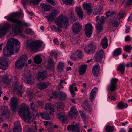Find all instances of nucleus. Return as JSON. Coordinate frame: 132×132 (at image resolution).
<instances>
[{"label": "nucleus", "mask_w": 132, "mask_h": 132, "mask_svg": "<svg viewBox=\"0 0 132 132\" xmlns=\"http://www.w3.org/2000/svg\"><path fill=\"white\" fill-rule=\"evenodd\" d=\"M9 21L14 23V25L12 28V32L14 35H18L22 37H24L22 32V30L21 28V26H22L26 27H29L31 24L25 22H22L18 20L15 15L11 14L5 17Z\"/></svg>", "instance_id": "obj_1"}, {"label": "nucleus", "mask_w": 132, "mask_h": 132, "mask_svg": "<svg viewBox=\"0 0 132 132\" xmlns=\"http://www.w3.org/2000/svg\"><path fill=\"white\" fill-rule=\"evenodd\" d=\"M20 42L14 38L9 39L7 46L3 50V53L6 56H10L11 54L17 53L19 51Z\"/></svg>", "instance_id": "obj_2"}, {"label": "nucleus", "mask_w": 132, "mask_h": 132, "mask_svg": "<svg viewBox=\"0 0 132 132\" xmlns=\"http://www.w3.org/2000/svg\"><path fill=\"white\" fill-rule=\"evenodd\" d=\"M55 22L57 27L56 28L55 26L53 25L51 27V29L52 30L59 31L61 30L63 25L67 27L69 24L68 18L67 17L63 16L62 14L60 15L56 19Z\"/></svg>", "instance_id": "obj_3"}, {"label": "nucleus", "mask_w": 132, "mask_h": 132, "mask_svg": "<svg viewBox=\"0 0 132 132\" xmlns=\"http://www.w3.org/2000/svg\"><path fill=\"white\" fill-rule=\"evenodd\" d=\"M20 110L19 114L20 116L23 118L24 121L26 122L29 123L31 121V115L30 112L27 105L23 104L19 106Z\"/></svg>", "instance_id": "obj_4"}, {"label": "nucleus", "mask_w": 132, "mask_h": 132, "mask_svg": "<svg viewBox=\"0 0 132 132\" xmlns=\"http://www.w3.org/2000/svg\"><path fill=\"white\" fill-rule=\"evenodd\" d=\"M118 81V79L117 78H112L110 84L107 87V90L109 94L108 98L111 101H113L116 99L115 97L117 96L116 95L114 94H113L112 93L116 90L117 83Z\"/></svg>", "instance_id": "obj_5"}, {"label": "nucleus", "mask_w": 132, "mask_h": 132, "mask_svg": "<svg viewBox=\"0 0 132 132\" xmlns=\"http://www.w3.org/2000/svg\"><path fill=\"white\" fill-rule=\"evenodd\" d=\"M99 17L98 16L96 17L95 20L96 21L99 20V21L97 24L96 26L97 35L98 37L100 38L102 35L103 31V21L105 19L104 16H102L101 18L98 19Z\"/></svg>", "instance_id": "obj_6"}, {"label": "nucleus", "mask_w": 132, "mask_h": 132, "mask_svg": "<svg viewBox=\"0 0 132 132\" xmlns=\"http://www.w3.org/2000/svg\"><path fill=\"white\" fill-rule=\"evenodd\" d=\"M28 58L26 55H22L17 60L15 63V67L18 69H21L25 66Z\"/></svg>", "instance_id": "obj_7"}, {"label": "nucleus", "mask_w": 132, "mask_h": 132, "mask_svg": "<svg viewBox=\"0 0 132 132\" xmlns=\"http://www.w3.org/2000/svg\"><path fill=\"white\" fill-rule=\"evenodd\" d=\"M43 43L42 42L39 40H36L30 43L29 48L31 51H37L41 47Z\"/></svg>", "instance_id": "obj_8"}, {"label": "nucleus", "mask_w": 132, "mask_h": 132, "mask_svg": "<svg viewBox=\"0 0 132 132\" xmlns=\"http://www.w3.org/2000/svg\"><path fill=\"white\" fill-rule=\"evenodd\" d=\"M75 123L73 122L72 124L69 125L67 127V130L69 131H71L72 132H81V130L80 128V126L78 124Z\"/></svg>", "instance_id": "obj_9"}, {"label": "nucleus", "mask_w": 132, "mask_h": 132, "mask_svg": "<svg viewBox=\"0 0 132 132\" xmlns=\"http://www.w3.org/2000/svg\"><path fill=\"white\" fill-rule=\"evenodd\" d=\"M60 12L57 9H53L51 13L49 15L46 16L45 17L49 21H53L54 20L56 16Z\"/></svg>", "instance_id": "obj_10"}, {"label": "nucleus", "mask_w": 132, "mask_h": 132, "mask_svg": "<svg viewBox=\"0 0 132 132\" xmlns=\"http://www.w3.org/2000/svg\"><path fill=\"white\" fill-rule=\"evenodd\" d=\"M93 26L89 23L86 24L85 26V33L86 36L88 37H90L92 33Z\"/></svg>", "instance_id": "obj_11"}, {"label": "nucleus", "mask_w": 132, "mask_h": 132, "mask_svg": "<svg viewBox=\"0 0 132 132\" xmlns=\"http://www.w3.org/2000/svg\"><path fill=\"white\" fill-rule=\"evenodd\" d=\"M11 25L9 23L5 24L4 26H0V38L3 37L9 30Z\"/></svg>", "instance_id": "obj_12"}, {"label": "nucleus", "mask_w": 132, "mask_h": 132, "mask_svg": "<svg viewBox=\"0 0 132 132\" xmlns=\"http://www.w3.org/2000/svg\"><path fill=\"white\" fill-rule=\"evenodd\" d=\"M8 60L7 58L3 57L0 58V68L5 70L8 68Z\"/></svg>", "instance_id": "obj_13"}, {"label": "nucleus", "mask_w": 132, "mask_h": 132, "mask_svg": "<svg viewBox=\"0 0 132 132\" xmlns=\"http://www.w3.org/2000/svg\"><path fill=\"white\" fill-rule=\"evenodd\" d=\"M78 114L77 111L75 107H72L70 109V111L68 114V117L69 118L75 119Z\"/></svg>", "instance_id": "obj_14"}, {"label": "nucleus", "mask_w": 132, "mask_h": 132, "mask_svg": "<svg viewBox=\"0 0 132 132\" xmlns=\"http://www.w3.org/2000/svg\"><path fill=\"white\" fill-rule=\"evenodd\" d=\"M56 116L59 119L63 122L67 123L68 121L66 116H65L64 113L63 112L58 110L56 113Z\"/></svg>", "instance_id": "obj_15"}, {"label": "nucleus", "mask_w": 132, "mask_h": 132, "mask_svg": "<svg viewBox=\"0 0 132 132\" xmlns=\"http://www.w3.org/2000/svg\"><path fill=\"white\" fill-rule=\"evenodd\" d=\"M17 101V98L14 97L10 99L11 106L13 111L15 112L16 110V108L18 105Z\"/></svg>", "instance_id": "obj_16"}, {"label": "nucleus", "mask_w": 132, "mask_h": 132, "mask_svg": "<svg viewBox=\"0 0 132 132\" xmlns=\"http://www.w3.org/2000/svg\"><path fill=\"white\" fill-rule=\"evenodd\" d=\"M38 79L39 81L42 80L46 78L47 72L46 70H42L38 72Z\"/></svg>", "instance_id": "obj_17"}, {"label": "nucleus", "mask_w": 132, "mask_h": 132, "mask_svg": "<svg viewBox=\"0 0 132 132\" xmlns=\"http://www.w3.org/2000/svg\"><path fill=\"white\" fill-rule=\"evenodd\" d=\"M82 27L81 24L79 23H74L73 26L72 30L73 32L76 34L79 32Z\"/></svg>", "instance_id": "obj_18"}, {"label": "nucleus", "mask_w": 132, "mask_h": 132, "mask_svg": "<svg viewBox=\"0 0 132 132\" xmlns=\"http://www.w3.org/2000/svg\"><path fill=\"white\" fill-rule=\"evenodd\" d=\"M75 55L77 56L79 58H81L83 56L84 54L81 50H77L75 52L74 54H73L71 55V58L76 60V58L75 56Z\"/></svg>", "instance_id": "obj_19"}, {"label": "nucleus", "mask_w": 132, "mask_h": 132, "mask_svg": "<svg viewBox=\"0 0 132 132\" xmlns=\"http://www.w3.org/2000/svg\"><path fill=\"white\" fill-rule=\"evenodd\" d=\"M53 113H50L49 112V114H48L47 113L45 112L44 113L41 114L40 116L44 119L47 120H52L54 118V116Z\"/></svg>", "instance_id": "obj_20"}, {"label": "nucleus", "mask_w": 132, "mask_h": 132, "mask_svg": "<svg viewBox=\"0 0 132 132\" xmlns=\"http://www.w3.org/2000/svg\"><path fill=\"white\" fill-rule=\"evenodd\" d=\"M13 86H14V88L18 89L17 91L20 94V96L21 97V94L24 91V89L22 88V86L20 84H19L17 81H16L14 84H13Z\"/></svg>", "instance_id": "obj_21"}, {"label": "nucleus", "mask_w": 132, "mask_h": 132, "mask_svg": "<svg viewBox=\"0 0 132 132\" xmlns=\"http://www.w3.org/2000/svg\"><path fill=\"white\" fill-rule=\"evenodd\" d=\"M102 50H100L98 51L96 54L95 60L97 62L100 61L102 59L103 53Z\"/></svg>", "instance_id": "obj_22"}, {"label": "nucleus", "mask_w": 132, "mask_h": 132, "mask_svg": "<svg viewBox=\"0 0 132 132\" xmlns=\"http://www.w3.org/2000/svg\"><path fill=\"white\" fill-rule=\"evenodd\" d=\"M99 65L98 63H96L94 65L92 70L93 75L95 76H97L99 74Z\"/></svg>", "instance_id": "obj_23"}, {"label": "nucleus", "mask_w": 132, "mask_h": 132, "mask_svg": "<svg viewBox=\"0 0 132 132\" xmlns=\"http://www.w3.org/2000/svg\"><path fill=\"white\" fill-rule=\"evenodd\" d=\"M97 92L98 89L96 87L94 88L91 91L89 98L92 101H94L96 94Z\"/></svg>", "instance_id": "obj_24"}, {"label": "nucleus", "mask_w": 132, "mask_h": 132, "mask_svg": "<svg viewBox=\"0 0 132 132\" xmlns=\"http://www.w3.org/2000/svg\"><path fill=\"white\" fill-rule=\"evenodd\" d=\"M84 9L86 10L89 14H90L92 12L91 6L90 4L84 3L83 5Z\"/></svg>", "instance_id": "obj_25"}, {"label": "nucleus", "mask_w": 132, "mask_h": 132, "mask_svg": "<svg viewBox=\"0 0 132 132\" xmlns=\"http://www.w3.org/2000/svg\"><path fill=\"white\" fill-rule=\"evenodd\" d=\"M23 78L24 81L26 83L28 84L31 85L34 83V81L30 76H24Z\"/></svg>", "instance_id": "obj_26"}, {"label": "nucleus", "mask_w": 132, "mask_h": 132, "mask_svg": "<svg viewBox=\"0 0 132 132\" xmlns=\"http://www.w3.org/2000/svg\"><path fill=\"white\" fill-rule=\"evenodd\" d=\"M103 9V7L102 5L100 4L95 9L94 14L96 15L97 14L100 15L102 14Z\"/></svg>", "instance_id": "obj_27"}, {"label": "nucleus", "mask_w": 132, "mask_h": 132, "mask_svg": "<svg viewBox=\"0 0 132 132\" xmlns=\"http://www.w3.org/2000/svg\"><path fill=\"white\" fill-rule=\"evenodd\" d=\"M75 85V83L73 84L70 86L69 88V89L70 90L71 95L73 97H74L75 95L74 90L76 91L77 90V87H74Z\"/></svg>", "instance_id": "obj_28"}, {"label": "nucleus", "mask_w": 132, "mask_h": 132, "mask_svg": "<svg viewBox=\"0 0 132 132\" xmlns=\"http://www.w3.org/2000/svg\"><path fill=\"white\" fill-rule=\"evenodd\" d=\"M49 83L48 82H44L42 83H38L37 86L40 89H45L47 88L49 85Z\"/></svg>", "instance_id": "obj_29"}, {"label": "nucleus", "mask_w": 132, "mask_h": 132, "mask_svg": "<svg viewBox=\"0 0 132 132\" xmlns=\"http://www.w3.org/2000/svg\"><path fill=\"white\" fill-rule=\"evenodd\" d=\"M93 47L92 44L87 45L85 47L84 50L85 52L87 54H89L93 51Z\"/></svg>", "instance_id": "obj_30"}, {"label": "nucleus", "mask_w": 132, "mask_h": 132, "mask_svg": "<svg viewBox=\"0 0 132 132\" xmlns=\"http://www.w3.org/2000/svg\"><path fill=\"white\" fill-rule=\"evenodd\" d=\"M45 108L46 111H49L50 113H54V112L53 106L50 103L46 104Z\"/></svg>", "instance_id": "obj_31"}, {"label": "nucleus", "mask_w": 132, "mask_h": 132, "mask_svg": "<svg viewBox=\"0 0 132 132\" xmlns=\"http://www.w3.org/2000/svg\"><path fill=\"white\" fill-rule=\"evenodd\" d=\"M45 63L47 65V67L49 69L54 66L53 61L51 58H49L45 61Z\"/></svg>", "instance_id": "obj_32"}, {"label": "nucleus", "mask_w": 132, "mask_h": 132, "mask_svg": "<svg viewBox=\"0 0 132 132\" xmlns=\"http://www.w3.org/2000/svg\"><path fill=\"white\" fill-rule=\"evenodd\" d=\"M102 47L104 49L106 48L108 46V39L106 37H104L102 40L101 41Z\"/></svg>", "instance_id": "obj_33"}, {"label": "nucleus", "mask_w": 132, "mask_h": 132, "mask_svg": "<svg viewBox=\"0 0 132 132\" xmlns=\"http://www.w3.org/2000/svg\"><path fill=\"white\" fill-rule=\"evenodd\" d=\"M76 12L79 18H82L83 17L82 9L81 7H77L76 9Z\"/></svg>", "instance_id": "obj_34"}, {"label": "nucleus", "mask_w": 132, "mask_h": 132, "mask_svg": "<svg viewBox=\"0 0 132 132\" xmlns=\"http://www.w3.org/2000/svg\"><path fill=\"white\" fill-rule=\"evenodd\" d=\"M34 62L36 64H39L42 62V60L40 56L37 55L34 57Z\"/></svg>", "instance_id": "obj_35"}, {"label": "nucleus", "mask_w": 132, "mask_h": 132, "mask_svg": "<svg viewBox=\"0 0 132 132\" xmlns=\"http://www.w3.org/2000/svg\"><path fill=\"white\" fill-rule=\"evenodd\" d=\"M87 65H82L80 68L79 74L81 75L84 74L86 72Z\"/></svg>", "instance_id": "obj_36"}, {"label": "nucleus", "mask_w": 132, "mask_h": 132, "mask_svg": "<svg viewBox=\"0 0 132 132\" xmlns=\"http://www.w3.org/2000/svg\"><path fill=\"white\" fill-rule=\"evenodd\" d=\"M1 81L5 84H7L10 81V80L8 79L7 75H4L0 77Z\"/></svg>", "instance_id": "obj_37"}, {"label": "nucleus", "mask_w": 132, "mask_h": 132, "mask_svg": "<svg viewBox=\"0 0 132 132\" xmlns=\"http://www.w3.org/2000/svg\"><path fill=\"white\" fill-rule=\"evenodd\" d=\"M41 6L42 10L45 12L48 11L50 10V6L45 4L42 3L41 4Z\"/></svg>", "instance_id": "obj_38"}, {"label": "nucleus", "mask_w": 132, "mask_h": 132, "mask_svg": "<svg viewBox=\"0 0 132 132\" xmlns=\"http://www.w3.org/2000/svg\"><path fill=\"white\" fill-rule=\"evenodd\" d=\"M58 95L59 96L60 99L62 100H64L67 97L66 93L62 91H60L59 92Z\"/></svg>", "instance_id": "obj_39"}, {"label": "nucleus", "mask_w": 132, "mask_h": 132, "mask_svg": "<svg viewBox=\"0 0 132 132\" xmlns=\"http://www.w3.org/2000/svg\"><path fill=\"white\" fill-rule=\"evenodd\" d=\"M64 65V63L62 62H60L59 63L57 67L58 72L60 73L62 71Z\"/></svg>", "instance_id": "obj_40"}, {"label": "nucleus", "mask_w": 132, "mask_h": 132, "mask_svg": "<svg viewBox=\"0 0 132 132\" xmlns=\"http://www.w3.org/2000/svg\"><path fill=\"white\" fill-rule=\"evenodd\" d=\"M8 111V109L6 107L3 106L1 107L0 109V112L1 114H0L1 116H2L5 114Z\"/></svg>", "instance_id": "obj_41"}, {"label": "nucleus", "mask_w": 132, "mask_h": 132, "mask_svg": "<svg viewBox=\"0 0 132 132\" xmlns=\"http://www.w3.org/2000/svg\"><path fill=\"white\" fill-rule=\"evenodd\" d=\"M117 106L118 108L120 109H123L125 107L127 108L128 106L127 104L126 103H123L121 102H120L118 103Z\"/></svg>", "instance_id": "obj_42"}, {"label": "nucleus", "mask_w": 132, "mask_h": 132, "mask_svg": "<svg viewBox=\"0 0 132 132\" xmlns=\"http://www.w3.org/2000/svg\"><path fill=\"white\" fill-rule=\"evenodd\" d=\"M121 53V49L118 48L115 49L113 52V55L114 56H117L120 55Z\"/></svg>", "instance_id": "obj_43"}, {"label": "nucleus", "mask_w": 132, "mask_h": 132, "mask_svg": "<svg viewBox=\"0 0 132 132\" xmlns=\"http://www.w3.org/2000/svg\"><path fill=\"white\" fill-rule=\"evenodd\" d=\"M125 69V66L123 64H120L118 67V70L121 72L122 74L123 73Z\"/></svg>", "instance_id": "obj_44"}, {"label": "nucleus", "mask_w": 132, "mask_h": 132, "mask_svg": "<svg viewBox=\"0 0 132 132\" xmlns=\"http://www.w3.org/2000/svg\"><path fill=\"white\" fill-rule=\"evenodd\" d=\"M21 125L19 121H18L15 122H14V132H15V131L16 130V128H18V129H22L21 127Z\"/></svg>", "instance_id": "obj_45"}, {"label": "nucleus", "mask_w": 132, "mask_h": 132, "mask_svg": "<svg viewBox=\"0 0 132 132\" xmlns=\"http://www.w3.org/2000/svg\"><path fill=\"white\" fill-rule=\"evenodd\" d=\"M24 131H25L26 132H31V130L29 128L28 126H26L23 127ZM44 129V128H42L41 129H40L39 132H41ZM35 132L36 131H35Z\"/></svg>", "instance_id": "obj_46"}, {"label": "nucleus", "mask_w": 132, "mask_h": 132, "mask_svg": "<svg viewBox=\"0 0 132 132\" xmlns=\"http://www.w3.org/2000/svg\"><path fill=\"white\" fill-rule=\"evenodd\" d=\"M114 130V128L112 126H106L105 128L106 132H112Z\"/></svg>", "instance_id": "obj_47"}, {"label": "nucleus", "mask_w": 132, "mask_h": 132, "mask_svg": "<svg viewBox=\"0 0 132 132\" xmlns=\"http://www.w3.org/2000/svg\"><path fill=\"white\" fill-rule=\"evenodd\" d=\"M79 111L80 114L81 118L84 121H85L86 120L87 118L84 111H82L81 110H79Z\"/></svg>", "instance_id": "obj_48"}, {"label": "nucleus", "mask_w": 132, "mask_h": 132, "mask_svg": "<svg viewBox=\"0 0 132 132\" xmlns=\"http://www.w3.org/2000/svg\"><path fill=\"white\" fill-rule=\"evenodd\" d=\"M73 0H63L64 3L67 5H71L73 4Z\"/></svg>", "instance_id": "obj_49"}, {"label": "nucleus", "mask_w": 132, "mask_h": 132, "mask_svg": "<svg viewBox=\"0 0 132 132\" xmlns=\"http://www.w3.org/2000/svg\"><path fill=\"white\" fill-rule=\"evenodd\" d=\"M83 104L84 106V109L85 110L89 112L91 111V108L90 106L88 105L87 104Z\"/></svg>", "instance_id": "obj_50"}, {"label": "nucleus", "mask_w": 132, "mask_h": 132, "mask_svg": "<svg viewBox=\"0 0 132 132\" xmlns=\"http://www.w3.org/2000/svg\"><path fill=\"white\" fill-rule=\"evenodd\" d=\"M25 32L27 33L30 35H33L35 33L31 29H27L25 30Z\"/></svg>", "instance_id": "obj_51"}, {"label": "nucleus", "mask_w": 132, "mask_h": 132, "mask_svg": "<svg viewBox=\"0 0 132 132\" xmlns=\"http://www.w3.org/2000/svg\"><path fill=\"white\" fill-rule=\"evenodd\" d=\"M132 49V47L131 46H127L125 47L124 50L130 53Z\"/></svg>", "instance_id": "obj_52"}, {"label": "nucleus", "mask_w": 132, "mask_h": 132, "mask_svg": "<svg viewBox=\"0 0 132 132\" xmlns=\"http://www.w3.org/2000/svg\"><path fill=\"white\" fill-rule=\"evenodd\" d=\"M111 22L112 23V25L114 27H116L118 24V21L115 19H113L111 21Z\"/></svg>", "instance_id": "obj_53"}, {"label": "nucleus", "mask_w": 132, "mask_h": 132, "mask_svg": "<svg viewBox=\"0 0 132 132\" xmlns=\"http://www.w3.org/2000/svg\"><path fill=\"white\" fill-rule=\"evenodd\" d=\"M114 13V12H110L109 11L106 13V15L107 17H108L110 16H112Z\"/></svg>", "instance_id": "obj_54"}, {"label": "nucleus", "mask_w": 132, "mask_h": 132, "mask_svg": "<svg viewBox=\"0 0 132 132\" xmlns=\"http://www.w3.org/2000/svg\"><path fill=\"white\" fill-rule=\"evenodd\" d=\"M64 105L62 102H60L59 103L57 106L58 109H62L64 108Z\"/></svg>", "instance_id": "obj_55"}, {"label": "nucleus", "mask_w": 132, "mask_h": 132, "mask_svg": "<svg viewBox=\"0 0 132 132\" xmlns=\"http://www.w3.org/2000/svg\"><path fill=\"white\" fill-rule=\"evenodd\" d=\"M30 107H31V109L32 111L33 112H36L37 110L34 108L35 105L33 103L30 104Z\"/></svg>", "instance_id": "obj_56"}, {"label": "nucleus", "mask_w": 132, "mask_h": 132, "mask_svg": "<svg viewBox=\"0 0 132 132\" xmlns=\"http://www.w3.org/2000/svg\"><path fill=\"white\" fill-rule=\"evenodd\" d=\"M50 55L53 56L55 58H56L57 55V53L55 52H52L50 53Z\"/></svg>", "instance_id": "obj_57"}, {"label": "nucleus", "mask_w": 132, "mask_h": 132, "mask_svg": "<svg viewBox=\"0 0 132 132\" xmlns=\"http://www.w3.org/2000/svg\"><path fill=\"white\" fill-rule=\"evenodd\" d=\"M123 14L122 12H120L119 13L118 16H117L118 18L119 19L120 18H123Z\"/></svg>", "instance_id": "obj_58"}, {"label": "nucleus", "mask_w": 132, "mask_h": 132, "mask_svg": "<svg viewBox=\"0 0 132 132\" xmlns=\"http://www.w3.org/2000/svg\"><path fill=\"white\" fill-rule=\"evenodd\" d=\"M46 1L49 3L53 5H54L55 4V2L53 0H46Z\"/></svg>", "instance_id": "obj_59"}, {"label": "nucleus", "mask_w": 132, "mask_h": 132, "mask_svg": "<svg viewBox=\"0 0 132 132\" xmlns=\"http://www.w3.org/2000/svg\"><path fill=\"white\" fill-rule=\"evenodd\" d=\"M62 81L60 82L59 84L57 86V87L59 89H60L64 88L61 85Z\"/></svg>", "instance_id": "obj_60"}, {"label": "nucleus", "mask_w": 132, "mask_h": 132, "mask_svg": "<svg viewBox=\"0 0 132 132\" xmlns=\"http://www.w3.org/2000/svg\"><path fill=\"white\" fill-rule=\"evenodd\" d=\"M24 8L26 10V12L27 13L29 14L31 16L33 15V13L32 12H29V11L28 10H27L25 7H24Z\"/></svg>", "instance_id": "obj_61"}, {"label": "nucleus", "mask_w": 132, "mask_h": 132, "mask_svg": "<svg viewBox=\"0 0 132 132\" xmlns=\"http://www.w3.org/2000/svg\"><path fill=\"white\" fill-rule=\"evenodd\" d=\"M130 36L129 35H127L125 36V40L127 42V41H130Z\"/></svg>", "instance_id": "obj_62"}, {"label": "nucleus", "mask_w": 132, "mask_h": 132, "mask_svg": "<svg viewBox=\"0 0 132 132\" xmlns=\"http://www.w3.org/2000/svg\"><path fill=\"white\" fill-rule=\"evenodd\" d=\"M21 1V4L24 6L25 5L27 2V0H22Z\"/></svg>", "instance_id": "obj_63"}, {"label": "nucleus", "mask_w": 132, "mask_h": 132, "mask_svg": "<svg viewBox=\"0 0 132 132\" xmlns=\"http://www.w3.org/2000/svg\"><path fill=\"white\" fill-rule=\"evenodd\" d=\"M126 66L127 67H132V63L130 62H128L126 64Z\"/></svg>", "instance_id": "obj_64"}]
</instances>
